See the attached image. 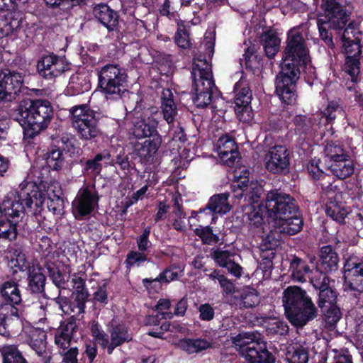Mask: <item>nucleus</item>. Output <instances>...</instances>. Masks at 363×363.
<instances>
[{
  "label": "nucleus",
  "mask_w": 363,
  "mask_h": 363,
  "mask_svg": "<svg viewBox=\"0 0 363 363\" xmlns=\"http://www.w3.org/2000/svg\"><path fill=\"white\" fill-rule=\"evenodd\" d=\"M8 265L14 272L18 270L23 271L28 267V262L25 254L21 247L13 246L9 248L5 256Z\"/></svg>",
  "instance_id": "32"
},
{
  "label": "nucleus",
  "mask_w": 363,
  "mask_h": 363,
  "mask_svg": "<svg viewBox=\"0 0 363 363\" xmlns=\"http://www.w3.org/2000/svg\"><path fill=\"white\" fill-rule=\"evenodd\" d=\"M330 282L328 275L311 280L313 286L318 291V307L306 291L299 286H289L284 291L282 302L285 315L293 326L302 328L318 316V308L323 309L337 304L339 294L330 286Z\"/></svg>",
  "instance_id": "2"
},
{
  "label": "nucleus",
  "mask_w": 363,
  "mask_h": 363,
  "mask_svg": "<svg viewBox=\"0 0 363 363\" xmlns=\"http://www.w3.org/2000/svg\"><path fill=\"white\" fill-rule=\"evenodd\" d=\"M288 260L291 277L294 281L305 283L308 279L311 281L314 279L311 277V267H315V257L314 256L301 258L296 255H291Z\"/></svg>",
  "instance_id": "19"
},
{
  "label": "nucleus",
  "mask_w": 363,
  "mask_h": 363,
  "mask_svg": "<svg viewBox=\"0 0 363 363\" xmlns=\"http://www.w3.org/2000/svg\"><path fill=\"white\" fill-rule=\"evenodd\" d=\"M210 347L211 344L206 340L183 338V350H186L189 353L199 352Z\"/></svg>",
  "instance_id": "49"
},
{
  "label": "nucleus",
  "mask_w": 363,
  "mask_h": 363,
  "mask_svg": "<svg viewBox=\"0 0 363 363\" xmlns=\"http://www.w3.org/2000/svg\"><path fill=\"white\" fill-rule=\"evenodd\" d=\"M23 12L14 11L6 16H0V35L6 36L23 26Z\"/></svg>",
  "instance_id": "26"
},
{
  "label": "nucleus",
  "mask_w": 363,
  "mask_h": 363,
  "mask_svg": "<svg viewBox=\"0 0 363 363\" xmlns=\"http://www.w3.org/2000/svg\"><path fill=\"white\" fill-rule=\"evenodd\" d=\"M94 14L108 30H113L118 24L116 13L106 4H101L95 7Z\"/></svg>",
  "instance_id": "31"
},
{
  "label": "nucleus",
  "mask_w": 363,
  "mask_h": 363,
  "mask_svg": "<svg viewBox=\"0 0 363 363\" xmlns=\"http://www.w3.org/2000/svg\"><path fill=\"white\" fill-rule=\"evenodd\" d=\"M245 58V67L246 70L251 72L254 75L257 74L263 66V58L257 54L255 45L249 46L243 55Z\"/></svg>",
  "instance_id": "34"
},
{
  "label": "nucleus",
  "mask_w": 363,
  "mask_h": 363,
  "mask_svg": "<svg viewBox=\"0 0 363 363\" xmlns=\"http://www.w3.org/2000/svg\"><path fill=\"white\" fill-rule=\"evenodd\" d=\"M158 149V143L156 141L146 140L143 143L135 146V151L142 159H147L153 155Z\"/></svg>",
  "instance_id": "50"
},
{
  "label": "nucleus",
  "mask_w": 363,
  "mask_h": 363,
  "mask_svg": "<svg viewBox=\"0 0 363 363\" xmlns=\"http://www.w3.org/2000/svg\"><path fill=\"white\" fill-rule=\"evenodd\" d=\"M325 194L327 196L326 215L340 224L344 223L348 211L346 203L342 201V192L337 186H333L330 183L326 187Z\"/></svg>",
  "instance_id": "14"
},
{
  "label": "nucleus",
  "mask_w": 363,
  "mask_h": 363,
  "mask_svg": "<svg viewBox=\"0 0 363 363\" xmlns=\"http://www.w3.org/2000/svg\"><path fill=\"white\" fill-rule=\"evenodd\" d=\"M162 108L164 118L168 123H172L176 113L174 101L172 99H163Z\"/></svg>",
  "instance_id": "61"
},
{
  "label": "nucleus",
  "mask_w": 363,
  "mask_h": 363,
  "mask_svg": "<svg viewBox=\"0 0 363 363\" xmlns=\"http://www.w3.org/2000/svg\"><path fill=\"white\" fill-rule=\"evenodd\" d=\"M45 277L39 270L30 272L29 274V286L33 292L38 293L43 291Z\"/></svg>",
  "instance_id": "54"
},
{
  "label": "nucleus",
  "mask_w": 363,
  "mask_h": 363,
  "mask_svg": "<svg viewBox=\"0 0 363 363\" xmlns=\"http://www.w3.org/2000/svg\"><path fill=\"white\" fill-rule=\"evenodd\" d=\"M265 209L269 216L281 220L301 211L296 199L280 189L269 190L265 196Z\"/></svg>",
  "instance_id": "7"
},
{
  "label": "nucleus",
  "mask_w": 363,
  "mask_h": 363,
  "mask_svg": "<svg viewBox=\"0 0 363 363\" xmlns=\"http://www.w3.org/2000/svg\"><path fill=\"white\" fill-rule=\"evenodd\" d=\"M216 150L220 158L228 165H231L235 161V155H237V146L235 140L227 135H222L217 141Z\"/></svg>",
  "instance_id": "23"
},
{
  "label": "nucleus",
  "mask_w": 363,
  "mask_h": 363,
  "mask_svg": "<svg viewBox=\"0 0 363 363\" xmlns=\"http://www.w3.org/2000/svg\"><path fill=\"white\" fill-rule=\"evenodd\" d=\"M191 79V94L194 104L200 108L213 105L214 91L218 90L215 84L211 65L207 62L204 55L193 58Z\"/></svg>",
  "instance_id": "5"
},
{
  "label": "nucleus",
  "mask_w": 363,
  "mask_h": 363,
  "mask_svg": "<svg viewBox=\"0 0 363 363\" xmlns=\"http://www.w3.org/2000/svg\"><path fill=\"white\" fill-rule=\"evenodd\" d=\"M344 269V290L354 292L353 296L359 298L363 292V262L350 258L345 262Z\"/></svg>",
  "instance_id": "13"
},
{
  "label": "nucleus",
  "mask_w": 363,
  "mask_h": 363,
  "mask_svg": "<svg viewBox=\"0 0 363 363\" xmlns=\"http://www.w3.org/2000/svg\"><path fill=\"white\" fill-rule=\"evenodd\" d=\"M161 329L169 331V335L168 336L169 338H170L171 336L173 337L176 335L177 339H172L171 341L174 345H180L182 340L179 338V335L181 334L182 328L179 324H177L174 322L172 323V324H163L161 326ZM165 338H167V336L165 337Z\"/></svg>",
  "instance_id": "63"
},
{
  "label": "nucleus",
  "mask_w": 363,
  "mask_h": 363,
  "mask_svg": "<svg viewBox=\"0 0 363 363\" xmlns=\"http://www.w3.org/2000/svg\"><path fill=\"white\" fill-rule=\"evenodd\" d=\"M15 304L6 303L0 307V335H6L8 328L12 321L21 324V314L14 306Z\"/></svg>",
  "instance_id": "25"
},
{
  "label": "nucleus",
  "mask_w": 363,
  "mask_h": 363,
  "mask_svg": "<svg viewBox=\"0 0 363 363\" xmlns=\"http://www.w3.org/2000/svg\"><path fill=\"white\" fill-rule=\"evenodd\" d=\"M69 69L65 59L53 54L43 56L37 63L39 74L47 79H55Z\"/></svg>",
  "instance_id": "17"
},
{
  "label": "nucleus",
  "mask_w": 363,
  "mask_h": 363,
  "mask_svg": "<svg viewBox=\"0 0 363 363\" xmlns=\"http://www.w3.org/2000/svg\"><path fill=\"white\" fill-rule=\"evenodd\" d=\"M265 167L271 174L286 175L289 172V151L284 145L271 147L266 156Z\"/></svg>",
  "instance_id": "15"
},
{
  "label": "nucleus",
  "mask_w": 363,
  "mask_h": 363,
  "mask_svg": "<svg viewBox=\"0 0 363 363\" xmlns=\"http://www.w3.org/2000/svg\"><path fill=\"white\" fill-rule=\"evenodd\" d=\"M19 194L20 190L16 193L10 192L4 200L1 207L2 215L6 218L15 220L16 218H22L25 213H31L25 201L18 199Z\"/></svg>",
  "instance_id": "22"
},
{
  "label": "nucleus",
  "mask_w": 363,
  "mask_h": 363,
  "mask_svg": "<svg viewBox=\"0 0 363 363\" xmlns=\"http://www.w3.org/2000/svg\"><path fill=\"white\" fill-rule=\"evenodd\" d=\"M16 235L17 230L15 223L9 220L0 222V238L12 240L16 238Z\"/></svg>",
  "instance_id": "55"
},
{
  "label": "nucleus",
  "mask_w": 363,
  "mask_h": 363,
  "mask_svg": "<svg viewBox=\"0 0 363 363\" xmlns=\"http://www.w3.org/2000/svg\"><path fill=\"white\" fill-rule=\"evenodd\" d=\"M111 342L108 341V345L106 346L108 354H111L116 347L132 339L127 328L123 325H118L113 328L111 332Z\"/></svg>",
  "instance_id": "38"
},
{
  "label": "nucleus",
  "mask_w": 363,
  "mask_h": 363,
  "mask_svg": "<svg viewBox=\"0 0 363 363\" xmlns=\"http://www.w3.org/2000/svg\"><path fill=\"white\" fill-rule=\"evenodd\" d=\"M72 287L77 291L76 300L78 313H82L84 309V302L87 298V293L84 291V279L82 274H73L71 277Z\"/></svg>",
  "instance_id": "40"
},
{
  "label": "nucleus",
  "mask_w": 363,
  "mask_h": 363,
  "mask_svg": "<svg viewBox=\"0 0 363 363\" xmlns=\"http://www.w3.org/2000/svg\"><path fill=\"white\" fill-rule=\"evenodd\" d=\"M266 56L272 59L279 51L281 40L275 30L269 28L263 31L260 36Z\"/></svg>",
  "instance_id": "30"
},
{
  "label": "nucleus",
  "mask_w": 363,
  "mask_h": 363,
  "mask_svg": "<svg viewBox=\"0 0 363 363\" xmlns=\"http://www.w3.org/2000/svg\"><path fill=\"white\" fill-rule=\"evenodd\" d=\"M279 220L281 221L279 229L282 233L295 235L303 230L304 221L301 210L297 213H292Z\"/></svg>",
  "instance_id": "28"
},
{
  "label": "nucleus",
  "mask_w": 363,
  "mask_h": 363,
  "mask_svg": "<svg viewBox=\"0 0 363 363\" xmlns=\"http://www.w3.org/2000/svg\"><path fill=\"white\" fill-rule=\"evenodd\" d=\"M340 40L342 42L341 52L345 54V56L362 55L361 40L359 37L353 35V38L352 39L349 36L347 29H345L340 37Z\"/></svg>",
  "instance_id": "36"
},
{
  "label": "nucleus",
  "mask_w": 363,
  "mask_h": 363,
  "mask_svg": "<svg viewBox=\"0 0 363 363\" xmlns=\"http://www.w3.org/2000/svg\"><path fill=\"white\" fill-rule=\"evenodd\" d=\"M147 260L146 255L142 252L131 251L128 254L125 263L127 267L140 266Z\"/></svg>",
  "instance_id": "62"
},
{
  "label": "nucleus",
  "mask_w": 363,
  "mask_h": 363,
  "mask_svg": "<svg viewBox=\"0 0 363 363\" xmlns=\"http://www.w3.org/2000/svg\"><path fill=\"white\" fill-rule=\"evenodd\" d=\"M310 62L303 31L296 27L291 28L282 52L281 69L275 79V93L282 104L292 106L296 103L297 82Z\"/></svg>",
  "instance_id": "1"
},
{
  "label": "nucleus",
  "mask_w": 363,
  "mask_h": 363,
  "mask_svg": "<svg viewBox=\"0 0 363 363\" xmlns=\"http://www.w3.org/2000/svg\"><path fill=\"white\" fill-rule=\"evenodd\" d=\"M157 121L152 117H143L133 122V134L138 138L152 136L157 133Z\"/></svg>",
  "instance_id": "33"
},
{
  "label": "nucleus",
  "mask_w": 363,
  "mask_h": 363,
  "mask_svg": "<svg viewBox=\"0 0 363 363\" xmlns=\"http://www.w3.org/2000/svg\"><path fill=\"white\" fill-rule=\"evenodd\" d=\"M320 311L323 313L325 326L328 328L335 327L337 322L342 318V312L337 304L323 307V309H320Z\"/></svg>",
  "instance_id": "45"
},
{
  "label": "nucleus",
  "mask_w": 363,
  "mask_h": 363,
  "mask_svg": "<svg viewBox=\"0 0 363 363\" xmlns=\"http://www.w3.org/2000/svg\"><path fill=\"white\" fill-rule=\"evenodd\" d=\"M3 363H27L16 345H4L0 347Z\"/></svg>",
  "instance_id": "43"
},
{
  "label": "nucleus",
  "mask_w": 363,
  "mask_h": 363,
  "mask_svg": "<svg viewBox=\"0 0 363 363\" xmlns=\"http://www.w3.org/2000/svg\"><path fill=\"white\" fill-rule=\"evenodd\" d=\"M360 57L361 56H345V63L342 67L343 71L350 76V80L353 83L359 82V74L360 73Z\"/></svg>",
  "instance_id": "41"
},
{
  "label": "nucleus",
  "mask_w": 363,
  "mask_h": 363,
  "mask_svg": "<svg viewBox=\"0 0 363 363\" xmlns=\"http://www.w3.org/2000/svg\"><path fill=\"white\" fill-rule=\"evenodd\" d=\"M0 79L9 95V99H12L13 95L21 91L23 84V77L21 73L9 70L1 71Z\"/></svg>",
  "instance_id": "27"
},
{
  "label": "nucleus",
  "mask_w": 363,
  "mask_h": 363,
  "mask_svg": "<svg viewBox=\"0 0 363 363\" xmlns=\"http://www.w3.org/2000/svg\"><path fill=\"white\" fill-rule=\"evenodd\" d=\"M321 8L324 14L319 17L328 23V28L334 30L346 29L345 26L353 11L351 2L347 0H322Z\"/></svg>",
  "instance_id": "9"
},
{
  "label": "nucleus",
  "mask_w": 363,
  "mask_h": 363,
  "mask_svg": "<svg viewBox=\"0 0 363 363\" xmlns=\"http://www.w3.org/2000/svg\"><path fill=\"white\" fill-rule=\"evenodd\" d=\"M99 196L94 187L86 186L79 190L72 201V213L77 219L89 215L97 206Z\"/></svg>",
  "instance_id": "16"
},
{
  "label": "nucleus",
  "mask_w": 363,
  "mask_h": 363,
  "mask_svg": "<svg viewBox=\"0 0 363 363\" xmlns=\"http://www.w3.org/2000/svg\"><path fill=\"white\" fill-rule=\"evenodd\" d=\"M230 196V194L227 192L213 195L204 207L200 208L198 211H191L189 220L196 218L197 221L201 222L210 217L211 223H215L218 214H225L230 211V208L228 203Z\"/></svg>",
  "instance_id": "12"
},
{
  "label": "nucleus",
  "mask_w": 363,
  "mask_h": 363,
  "mask_svg": "<svg viewBox=\"0 0 363 363\" xmlns=\"http://www.w3.org/2000/svg\"><path fill=\"white\" fill-rule=\"evenodd\" d=\"M106 158H108V154H97L93 159L88 160L83 169L84 174L91 177L98 176L102 169L101 162Z\"/></svg>",
  "instance_id": "44"
},
{
  "label": "nucleus",
  "mask_w": 363,
  "mask_h": 363,
  "mask_svg": "<svg viewBox=\"0 0 363 363\" xmlns=\"http://www.w3.org/2000/svg\"><path fill=\"white\" fill-rule=\"evenodd\" d=\"M91 87L89 74L86 72H78L71 76L67 86V91L72 95L87 91Z\"/></svg>",
  "instance_id": "35"
},
{
  "label": "nucleus",
  "mask_w": 363,
  "mask_h": 363,
  "mask_svg": "<svg viewBox=\"0 0 363 363\" xmlns=\"http://www.w3.org/2000/svg\"><path fill=\"white\" fill-rule=\"evenodd\" d=\"M1 294L10 303L18 304L21 301L20 291L14 281L5 282L1 288Z\"/></svg>",
  "instance_id": "47"
},
{
  "label": "nucleus",
  "mask_w": 363,
  "mask_h": 363,
  "mask_svg": "<svg viewBox=\"0 0 363 363\" xmlns=\"http://www.w3.org/2000/svg\"><path fill=\"white\" fill-rule=\"evenodd\" d=\"M47 164L52 169H61L65 164L62 151L58 149L52 150L47 157Z\"/></svg>",
  "instance_id": "57"
},
{
  "label": "nucleus",
  "mask_w": 363,
  "mask_h": 363,
  "mask_svg": "<svg viewBox=\"0 0 363 363\" xmlns=\"http://www.w3.org/2000/svg\"><path fill=\"white\" fill-rule=\"evenodd\" d=\"M240 357L246 363H275L276 357L260 341V334L255 332H241L230 337Z\"/></svg>",
  "instance_id": "6"
},
{
  "label": "nucleus",
  "mask_w": 363,
  "mask_h": 363,
  "mask_svg": "<svg viewBox=\"0 0 363 363\" xmlns=\"http://www.w3.org/2000/svg\"><path fill=\"white\" fill-rule=\"evenodd\" d=\"M286 358L288 363H308L309 352L307 347L295 344L287 349Z\"/></svg>",
  "instance_id": "39"
},
{
  "label": "nucleus",
  "mask_w": 363,
  "mask_h": 363,
  "mask_svg": "<svg viewBox=\"0 0 363 363\" xmlns=\"http://www.w3.org/2000/svg\"><path fill=\"white\" fill-rule=\"evenodd\" d=\"M28 0H0V11H28Z\"/></svg>",
  "instance_id": "51"
},
{
  "label": "nucleus",
  "mask_w": 363,
  "mask_h": 363,
  "mask_svg": "<svg viewBox=\"0 0 363 363\" xmlns=\"http://www.w3.org/2000/svg\"><path fill=\"white\" fill-rule=\"evenodd\" d=\"M28 333L30 347L40 356L46 354V333L40 328H30Z\"/></svg>",
  "instance_id": "37"
},
{
  "label": "nucleus",
  "mask_w": 363,
  "mask_h": 363,
  "mask_svg": "<svg viewBox=\"0 0 363 363\" xmlns=\"http://www.w3.org/2000/svg\"><path fill=\"white\" fill-rule=\"evenodd\" d=\"M233 92L235 112L240 121H246L249 120V118H246L244 114L246 113L247 116H250L249 113L252 110V91L245 82L240 80L235 83Z\"/></svg>",
  "instance_id": "18"
},
{
  "label": "nucleus",
  "mask_w": 363,
  "mask_h": 363,
  "mask_svg": "<svg viewBox=\"0 0 363 363\" xmlns=\"http://www.w3.org/2000/svg\"><path fill=\"white\" fill-rule=\"evenodd\" d=\"M340 256L334 246L331 245H323L320 248L318 260L315 267L317 272L323 275H328L335 272L339 267Z\"/></svg>",
  "instance_id": "20"
},
{
  "label": "nucleus",
  "mask_w": 363,
  "mask_h": 363,
  "mask_svg": "<svg viewBox=\"0 0 363 363\" xmlns=\"http://www.w3.org/2000/svg\"><path fill=\"white\" fill-rule=\"evenodd\" d=\"M75 325L74 323H64L60 325L55 333V343L60 350V352H64L70 347L73 337Z\"/></svg>",
  "instance_id": "29"
},
{
  "label": "nucleus",
  "mask_w": 363,
  "mask_h": 363,
  "mask_svg": "<svg viewBox=\"0 0 363 363\" xmlns=\"http://www.w3.org/2000/svg\"><path fill=\"white\" fill-rule=\"evenodd\" d=\"M70 113L73 127L82 138L90 140L97 136L99 130L94 111L82 105L72 107Z\"/></svg>",
  "instance_id": "11"
},
{
  "label": "nucleus",
  "mask_w": 363,
  "mask_h": 363,
  "mask_svg": "<svg viewBox=\"0 0 363 363\" xmlns=\"http://www.w3.org/2000/svg\"><path fill=\"white\" fill-rule=\"evenodd\" d=\"M54 248L55 245L48 237L43 236L37 240L35 249L43 256H48Z\"/></svg>",
  "instance_id": "60"
},
{
  "label": "nucleus",
  "mask_w": 363,
  "mask_h": 363,
  "mask_svg": "<svg viewBox=\"0 0 363 363\" xmlns=\"http://www.w3.org/2000/svg\"><path fill=\"white\" fill-rule=\"evenodd\" d=\"M333 352L335 354L331 363H353L352 356L348 350H334Z\"/></svg>",
  "instance_id": "64"
},
{
  "label": "nucleus",
  "mask_w": 363,
  "mask_h": 363,
  "mask_svg": "<svg viewBox=\"0 0 363 363\" xmlns=\"http://www.w3.org/2000/svg\"><path fill=\"white\" fill-rule=\"evenodd\" d=\"M211 256L214 262L221 267H228V265L233 262L231 257L234 253L230 250H222L220 248L213 249Z\"/></svg>",
  "instance_id": "52"
},
{
  "label": "nucleus",
  "mask_w": 363,
  "mask_h": 363,
  "mask_svg": "<svg viewBox=\"0 0 363 363\" xmlns=\"http://www.w3.org/2000/svg\"><path fill=\"white\" fill-rule=\"evenodd\" d=\"M194 234L199 237L203 245H212L219 242V236L213 233V228L210 225L199 227L194 230Z\"/></svg>",
  "instance_id": "46"
},
{
  "label": "nucleus",
  "mask_w": 363,
  "mask_h": 363,
  "mask_svg": "<svg viewBox=\"0 0 363 363\" xmlns=\"http://www.w3.org/2000/svg\"><path fill=\"white\" fill-rule=\"evenodd\" d=\"M325 166L326 163H331L335 160L348 157V154L343 146L334 142L326 144L323 150Z\"/></svg>",
  "instance_id": "42"
},
{
  "label": "nucleus",
  "mask_w": 363,
  "mask_h": 363,
  "mask_svg": "<svg viewBox=\"0 0 363 363\" xmlns=\"http://www.w3.org/2000/svg\"><path fill=\"white\" fill-rule=\"evenodd\" d=\"M268 191L263 186L252 184L247 192L248 203L242 206L243 217L246 218L250 225L259 227L263 223L265 209V196Z\"/></svg>",
  "instance_id": "10"
},
{
  "label": "nucleus",
  "mask_w": 363,
  "mask_h": 363,
  "mask_svg": "<svg viewBox=\"0 0 363 363\" xmlns=\"http://www.w3.org/2000/svg\"><path fill=\"white\" fill-rule=\"evenodd\" d=\"M337 112L341 114L343 112L342 108L337 102L334 101H330L323 111V114L325 116L326 122L328 123H333L337 117Z\"/></svg>",
  "instance_id": "59"
},
{
  "label": "nucleus",
  "mask_w": 363,
  "mask_h": 363,
  "mask_svg": "<svg viewBox=\"0 0 363 363\" xmlns=\"http://www.w3.org/2000/svg\"><path fill=\"white\" fill-rule=\"evenodd\" d=\"M293 124L296 134L299 135L304 140L313 139L323 132V130L319 133L321 128L320 123L315 117L302 114L296 115L293 118Z\"/></svg>",
  "instance_id": "21"
},
{
  "label": "nucleus",
  "mask_w": 363,
  "mask_h": 363,
  "mask_svg": "<svg viewBox=\"0 0 363 363\" xmlns=\"http://www.w3.org/2000/svg\"><path fill=\"white\" fill-rule=\"evenodd\" d=\"M320 160L313 158L311 159L307 164V170L309 175L314 181L320 180L324 179L327 175L320 168Z\"/></svg>",
  "instance_id": "56"
},
{
  "label": "nucleus",
  "mask_w": 363,
  "mask_h": 363,
  "mask_svg": "<svg viewBox=\"0 0 363 363\" xmlns=\"http://www.w3.org/2000/svg\"><path fill=\"white\" fill-rule=\"evenodd\" d=\"M91 330L96 342L106 349V346L108 345V337L102 330L101 326L97 323L93 322Z\"/></svg>",
  "instance_id": "58"
},
{
  "label": "nucleus",
  "mask_w": 363,
  "mask_h": 363,
  "mask_svg": "<svg viewBox=\"0 0 363 363\" xmlns=\"http://www.w3.org/2000/svg\"><path fill=\"white\" fill-rule=\"evenodd\" d=\"M126 75L123 69L117 65H108L99 73V83L107 99H118L126 91Z\"/></svg>",
  "instance_id": "8"
},
{
  "label": "nucleus",
  "mask_w": 363,
  "mask_h": 363,
  "mask_svg": "<svg viewBox=\"0 0 363 363\" xmlns=\"http://www.w3.org/2000/svg\"><path fill=\"white\" fill-rule=\"evenodd\" d=\"M240 308H250L257 306L259 303V294L257 290L252 288H247L242 290L240 296Z\"/></svg>",
  "instance_id": "48"
},
{
  "label": "nucleus",
  "mask_w": 363,
  "mask_h": 363,
  "mask_svg": "<svg viewBox=\"0 0 363 363\" xmlns=\"http://www.w3.org/2000/svg\"><path fill=\"white\" fill-rule=\"evenodd\" d=\"M317 26L319 31V35L325 44L331 49L335 48L332 33L330 32L328 23L323 21L320 17L317 19Z\"/></svg>",
  "instance_id": "53"
},
{
  "label": "nucleus",
  "mask_w": 363,
  "mask_h": 363,
  "mask_svg": "<svg viewBox=\"0 0 363 363\" xmlns=\"http://www.w3.org/2000/svg\"><path fill=\"white\" fill-rule=\"evenodd\" d=\"M325 167L339 179H347L354 172V165L349 155L348 157L335 160L331 163H326Z\"/></svg>",
  "instance_id": "24"
},
{
  "label": "nucleus",
  "mask_w": 363,
  "mask_h": 363,
  "mask_svg": "<svg viewBox=\"0 0 363 363\" xmlns=\"http://www.w3.org/2000/svg\"><path fill=\"white\" fill-rule=\"evenodd\" d=\"M18 199L25 201L31 214H38L43 210L45 199L48 208L54 214L60 215L64 209L65 201L60 184L55 181L40 182L38 184L32 181H24L20 184Z\"/></svg>",
  "instance_id": "3"
},
{
  "label": "nucleus",
  "mask_w": 363,
  "mask_h": 363,
  "mask_svg": "<svg viewBox=\"0 0 363 363\" xmlns=\"http://www.w3.org/2000/svg\"><path fill=\"white\" fill-rule=\"evenodd\" d=\"M52 115V107L46 100L23 101L14 111L15 120L22 126L25 138H33L45 130Z\"/></svg>",
  "instance_id": "4"
}]
</instances>
